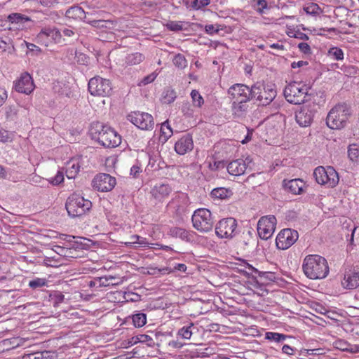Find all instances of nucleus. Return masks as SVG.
<instances>
[{
  "instance_id": "nucleus-47",
  "label": "nucleus",
  "mask_w": 359,
  "mask_h": 359,
  "mask_svg": "<svg viewBox=\"0 0 359 359\" xmlns=\"http://www.w3.org/2000/svg\"><path fill=\"white\" fill-rule=\"evenodd\" d=\"M210 3V0H193L191 6L194 9L199 10L207 6Z\"/></svg>"
},
{
  "instance_id": "nucleus-27",
  "label": "nucleus",
  "mask_w": 359,
  "mask_h": 359,
  "mask_svg": "<svg viewBox=\"0 0 359 359\" xmlns=\"http://www.w3.org/2000/svg\"><path fill=\"white\" fill-rule=\"evenodd\" d=\"M93 13H86L84 10L79 6H71L66 11L65 16L73 20H81L86 21L87 15H92Z\"/></svg>"
},
{
  "instance_id": "nucleus-57",
  "label": "nucleus",
  "mask_w": 359,
  "mask_h": 359,
  "mask_svg": "<svg viewBox=\"0 0 359 359\" xmlns=\"http://www.w3.org/2000/svg\"><path fill=\"white\" fill-rule=\"evenodd\" d=\"M140 172H142L141 167L139 165L135 164L131 167L130 175L136 178L139 176Z\"/></svg>"
},
{
  "instance_id": "nucleus-52",
  "label": "nucleus",
  "mask_w": 359,
  "mask_h": 359,
  "mask_svg": "<svg viewBox=\"0 0 359 359\" xmlns=\"http://www.w3.org/2000/svg\"><path fill=\"white\" fill-rule=\"evenodd\" d=\"M247 269H248V271H247L246 273H248V275L252 276V277H254L256 275L262 277L264 276H268L269 274V273L267 272H261L250 264H248Z\"/></svg>"
},
{
  "instance_id": "nucleus-24",
  "label": "nucleus",
  "mask_w": 359,
  "mask_h": 359,
  "mask_svg": "<svg viewBox=\"0 0 359 359\" xmlns=\"http://www.w3.org/2000/svg\"><path fill=\"white\" fill-rule=\"evenodd\" d=\"M305 186L304 182L301 179H292L290 180H283V187L287 191L293 194H301L304 191Z\"/></svg>"
},
{
  "instance_id": "nucleus-16",
  "label": "nucleus",
  "mask_w": 359,
  "mask_h": 359,
  "mask_svg": "<svg viewBox=\"0 0 359 359\" xmlns=\"http://www.w3.org/2000/svg\"><path fill=\"white\" fill-rule=\"evenodd\" d=\"M252 158L250 156L245 158H238L231 161L227 167V171L231 175L241 176L249 169L252 170Z\"/></svg>"
},
{
  "instance_id": "nucleus-42",
  "label": "nucleus",
  "mask_w": 359,
  "mask_h": 359,
  "mask_svg": "<svg viewBox=\"0 0 359 359\" xmlns=\"http://www.w3.org/2000/svg\"><path fill=\"white\" fill-rule=\"evenodd\" d=\"M191 97L192 99L193 104L195 107H201L204 103V100L199 92L196 90H192L191 92Z\"/></svg>"
},
{
  "instance_id": "nucleus-53",
  "label": "nucleus",
  "mask_w": 359,
  "mask_h": 359,
  "mask_svg": "<svg viewBox=\"0 0 359 359\" xmlns=\"http://www.w3.org/2000/svg\"><path fill=\"white\" fill-rule=\"evenodd\" d=\"M157 76V74L154 72L144 76L138 83V86H146L151 82H153Z\"/></svg>"
},
{
  "instance_id": "nucleus-31",
  "label": "nucleus",
  "mask_w": 359,
  "mask_h": 359,
  "mask_svg": "<svg viewBox=\"0 0 359 359\" xmlns=\"http://www.w3.org/2000/svg\"><path fill=\"white\" fill-rule=\"evenodd\" d=\"M80 165L76 161H69L66 166V175L69 179H74L78 174Z\"/></svg>"
},
{
  "instance_id": "nucleus-43",
  "label": "nucleus",
  "mask_w": 359,
  "mask_h": 359,
  "mask_svg": "<svg viewBox=\"0 0 359 359\" xmlns=\"http://www.w3.org/2000/svg\"><path fill=\"white\" fill-rule=\"evenodd\" d=\"M348 156L352 161H356L359 158V147L356 144L348 147Z\"/></svg>"
},
{
  "instance_id": "nucleus-45",
  "label": "nucleus",
  "mask_w": 359,
  "mask_h": 359,
  "mask_svg": "<svg viewBox=\"0 0 359 359\" xmlns=\"http://www.w3.org/2000/svg\"><path fill=\"white\" fill-rule=\"evenodd\" d=\"M29 287L32 289H36L46 286L47 285V280L46 278H36L29 282Z\"/></svg>"
},
{
  "instance_id": "nucleus-10",
  "label": "nucleus",
  "mask_w": 359,
  "mask_h": 359,
  "mask_svg": "<svg viewBox=\"0 0 359 359\" xmlns=\"http://www.w3.org/2000/svg\"><path fill=\"white\" fill-rule=\"evenodd\" d=\"M88 90L94 96H109L112 90L111 83L109 79L97 76L90 79Z\"/></svg>"
},
{
  "instance_id": "nucleus-12",
  "label": "nucleus",
  "mask_w": 359,
  "mask_h": 359,
  "mask_svg": "<svg viewBox=\"0 0 359 359\" xmlns=\"http://www.w3.org/2000/svg\"><path fill=\"white\" fill-rule=\"evenodd\" d=\"M228 94L231 100L249 102L252 100V87L242 83L232 85L228 89Z\"/></svg>"
},
{
  "instance_id": "nucleus-4",
  "label": "nucleus",
  "mask_w": 359,
  "mask_h": 359,
  "mask_svg": "<svg viewBox=\"0 0 359 359\" xmlns=\"http://www.w3.org/2000/svg\"><path fill=\"white\" fill-rule=\"evenodd\" d=\"M65 207L70 217H76L82 216L88 211L92 207V203L83 196L73 194L67 198Z\"/></svg>"
},
{
  "instance_id": "nucleus-6",
  "label": "nucleus",
  "mask_w": 359,
  "mask_h": 359,
  "mask_svg": "<svg viewBox=\"0 0 359 359\" xmlns=\"http://www.w3.org/2000/svg\"><path fill=\"white\" fill-rule=\"evenodd\" d=\"M193 226L201 233L210 231L214 226L211 212L206 208H199L194 212L191 217Z\"/></svg>"
},
{
  "instance_id": "nucleus-46",
  "label": "nucleus",
  "mask_w": 359,
  "mask_h": 359,
  "mask_svg": "<svg viewBox=\"0 0 359 359\" xmlns=\"http://www.w3.org/2000/svg\"><path fill=\"white\" fill-rule=\"evenodd\" d=\"M333 346L337 349L347 352L350 344L344 339H337L333 343Z\"/></svg>"
},
{
  "instance_id": "nucleus-28",
  "label": "nucleus",
  "mask_w": 359,
  "mask_h": 359,
  "mask_svg": "<svg viewBox=\"0 0 359 359\" xmlns=\"http://www.w3.org/2000/svg\"><path fill=\"white\" fill-rule=\"evenodd\" d=\"M137 343H146L147 346L150 347H153L155 344L153 339L150 336L147 334H139L130 339L127 342V345L130 346Z\"/></svg>"
},
{
  "instance_id": "nucleus-19",
  "label": "nucleus",
  "mask_w": 359,
  "mask_h": 359,
  "mask_svg": "<svg viewBox=\"0 0 359 359\" xmlns=\"http://www.w3.org/2000/svg\"><path fill=\"white\" fill-rule=\"evenodd\" d=\"M62 38L60 31L56 28L45 27L37 35V39L43 42L46 46L48 43L53 41L60 43Z\"/></svg>"
},
{
  "instance_id": "nucleus-34",
  "label": "nucleus",
  "mask_w": 359,
  "mask_h": 359,
  "mask_svg": "<svg viewBox=\"0 0 359 359\" xmlns=\"http://www.w3.org/2000/svg\"><path fill=\"white\" fill-rule=\"evenodd\" d=\"M287 338H290V336L278 332H267L265 334V339L277 343L283 342Z\"/></svg>"
},
{
  "instance_id": "nucleus-49",
  "label": "nucleus",
  "mask_w": 359,
  "mask_h": 359,
  "mask_svg": "<svg viewBox=\"0 0 359 359\" xmlns=\"http://www.w3.org/2000/svg\"><path fill=\"white\" fill-rule=\"evenodd\" d=\"M50 297L53 301L54 306H56L59 304L62 303L65 299V295L60 291H55Z\"/></svg>"
},
{
  "instance_id": "nucleus-62",
  "label": "nucleus",
  "mask_w": 359,
  "mask_h": 359,
  "mask_svg": "<svg viewBox=\"0 0 359 359\" xmlns=\"http://www.w3.org/2000/svg\"><path fill=\"white\" fill-rule=\"evenodd\" d=\"M205 32L209 34H213L219 32V29L216 28L214 25H208L205 27Z\"/></svg>"
},
{
  "instance_id": "nucleus-17",
  "label": "nucleus",
  "mask_w": 359,
  "mask_h": 359,
  "mask_svg": "<svg viewBox=\"0 0 359 359\" xmlns=\"http://www.w3.org/2000/svg\"><path fill=\"white\" fill-rule=\"evenodd\" d=\"M315 104L304 105L296 112L295 119L301 127H307L311 125L316 114Z\"/></svg>"
},
{
  "instance_id": "nucleus-15",
  "label": "nucleus",
  "mask_w": 359,
  "mask_h": 359,
  "mask_svg": "<svg viewBox=\"0 0 359 359\" xmlns=\"http://www.w3.org/2000/svg\"><path fill=\"white\" fill-rule=\"evenodd\" d=\"M116 184V178L106 173L97 175L92 181L93 187L98 191L102 192L111 191Z\"/></svg>"
},
{
  "instance_id": "nucleus-26",
  "label": "nucleus",
  "mask_w": 359,
  "mask_h": 359,
  "mask_svg": "<svg viewBox=\"0 0 359 359\" xmlns=\"http://www.w3.org/2000/svg\"><path fill=\"white\" fill-rule=\"evenodd\" d=\"M87 23L90 25L92 27L100 29H114L119 30L117 28L118 23L116 21L113 20H91L88 18L86 21Z\"/></svg>"
},
{
  "instance_id": "nucleus-56",
  "label": "nucleus",
  "mask_w": 359,
  "mask_h": 359,
  "mask_svg": "<svg viewBox=\"0 0 359 359\" xmlns=\"http://www.w3.org/2000/svg\"><path fill=\"white\" fill-rule=\"evenodd\" d=\"M11 140V136L6 130L0 127V142H6Z\"/></svg>"
},
{
  "instance_id": "nucleus-30",
  "label": "nucleus",
  "mask_w": 359,
  "mask_h": 359,
  "mask_svg": "<svg viewBox=\"0 0 359 359\" xmlns=\"http://www.w3.org/2000/svg\"><path fill=\"white\" fill-rule=\"evenodd\" d=\"M211 196L217 199H226L233 195L231 189L224 187L215 188L211 191Z\"/></svg>"
},
{
  "instance_id": "nucleus-38",
  "label": "nucleus",
  "mask_w": 359,
  "mask_h": 359,
  "mask_svg": "<svg viewBox=\"0 0 359 359\" xmlns=\"http://www.w3.org/2000/svg\"><path fill=\"white\" fill-rule=\"evenodd\" d=\"M172 62L176 67L181 69H184L187 66V60L185 57L180 53L175 55L172 59Z\"/></svg>"
},
{
  "instance_id": "nucleus-7",
  "label": "nucleus",
  "mask_w": 359,
  "mask_h": 359,
  "mask_svg": "<svg viewBox=\"0 0 359 359\" xmlns=\"http://www.w3.org/2000/svg\"><path fill=\"white\" fill-rule=\"evenodd\" d=\"M313 177L318 184L327 185V187H335L339 183V175L333 167H317L313 171Z\"/></svg>"
},
{
  "instance_id": "nucleus-40",
  "label": "nucleus",
  "mask_w": 359,
  "mask_h": 359,
  "mask_svg": "<svg viewBox=\"0 0 359 359\" xmlns=\"http://www.w3.org/2000/svg\"><path fill=\"white\" fill-rule=\"evenodd\" d=\"M133 322L136 327H141L144 326L147 323L146 314L143 313H139L133 315Z\"/></svg>"
},
{
  "instance_id": "nucleus-8",
  "label": "nucleus",
  "mask_w": 359,
  "mask_h": 359,
  "mask_svg": "<svg viewBox=\"0 0 359 359\" xmlns=\"http://www.w3.org/2000/svg\"><path fill=\"white\" fill-rule=\"evenodd\" d=\"M252 100L255 99L259 105H269L276 97V90L269 85L257 83L252 86Z\"/></svg>"
},
{
  "instance_id": "nucleus-25",
  "label": "nucleus",
  "mask_w": 359,
  "mask_h": 359,
  "mask_svg": "<svg viewBox=\"0 0 359 359\" xmlns=\"http://www.w3.org/2000/svg\"><path fill=\"white\" fill-rule=\"evenodd\" d=\"M248 102L231 100V110L234 118L245 117L248 111Z\"/></svg>"
},
{
  "instance_id": "nucleus-58",
  "label": "nucleus",
  "mask_w": 359,
  "mask_h": 359,
  "mask_svg": "<svg viewBox=\"0 0 359 359\" xmlns=\"http://www.w3.org/2000/svg\"><path fill=\"white\" fill-rule=\"evenodd\" d=\"M64 180V175L61 171H58L55 177L53 179L52 183L53 184H59Z\"/></svg>"
},
{
  "instance_id": "nucleus-44",
  "label": "nucleus",
  "mask_w": 359,
  "mask_h": 359,
  "mask_svg": "<svg viewBox=\"0 0 359 359\" xmlns=\"http://www.w3.org/2000/svg\"><path fill=\"white\" fill-rule=\"evenodd\" d=\"M193 324H191L189 326H184L179 330L177 334L182 339H189L192 335L191 327H193Z\"/></svg>"
},
{
  "instance_id": "nucleus-5",
  "label": "nucleus",
  "mask_w": 359,
  "mask_h": 359,
  "mask_svg": "<svg viewBox=\"0 0 359 359\" xmlns=\"http://www.w3.org/2000/svg\"><path fill=\"white\" fill-rule=\"evenodd\" d=\"M309 87L302 83L292 82L284 89V96L286 100L294 104H300L306 101Z\"/></svg>"
},
{
  "instance_id": "nucleus-51",
  "label": "nucleus",
  "mask_w": 359,
  "mask_h": 359,
  "mask_svg": "<svg viewBox=\"0 0 359 359\" xmlns=\"http://www.w3.org/2000/svg\"><path fill=\"white\" fill-rule=\"evenodd\" d=\"M253 1L255 2L256 4H253L252 6L259 13H262L264 9L267 8L266 0H253Z\"/></svg>"
},
{
  "instance_id": "nucleus-21",
  "label": "nucleus",
  "mask_w": 359,
  "mask_h": 359,
  "mask_svg": "<svg viewBox=\"0 0 359 359\" xmlns=\"http://www.w3.org/2000/svg\"><path fill=\"white\" fill-rule=\"evenodd\" d=\"M194 148L192 137L189 134L182 136L175 144V150L180 155H184Z\"/></svg>"
},
{
  "instance_id": "nucleus-29",
  "label": "nucleus",
  "mask_w": 359,
  "mask_h": 359,
  "mask_svg": "<svg viewBox=\"0 0 359 359\" xmlns=\"http://www.w3.org/2000/svg\"><path fill=\"white\" fill-rule=\"evenodd\" d=\"M61 240H63L69 243V248H78L81 247L82 242L81 240H84L83 238L81 237H76L71 235L67 234H60L59 237Z\"/></svg>"
},
{
  "instance_id": "nucleus-33",
  "label": "nucleus",
  "mask_w": 359,
  "mask_h": 359,
  "mask_svg": "<svg viewBox=\"0 0 359 359\" xmlns=\"http://www.w3.org/2000/svg\"><path fill=\"white\" fill-rule=\"evenodd\" d=\"M169 235L172 237L180 238L182 240H189V232L180 227H172L169 231Z\"/></svg>"
},
{
  "instance_id": "nucleus-3",
  "label": "nucleus",
  "mask_w": 359,
  "mask_h": 359,
  "mask_svg": "<svg viewBox=\"0 0 359 359\" xmlns=\"http://www.w3.org/2000/svg\"><path fill=\"white\" fill-rule=\"evenodd\" d=\"M351 115V109L346 103H339L333 107L326 117V124L333 130L344 128Z\"/></svg>"
},
{
  "instance_id": "nucleus-1",
  "label": "nucleus",
  "mask_w": 359,
  "mask_h": 359,
  "mask_svg": "<svg viewBox=\"0 0 359 359\" xmlns=\"http://www.w3.org/2000/svg\"><path fill=\"white\" fill-rule=\"evenodd\" d=\"M302 269L305 276L313 280L324 278L329 273L327 260L318 255H307L304 259Z\"/></svg>"
},
{
  "instance_id": "nucleus-54",
  "label": "nucleus",
  "mask_w": 359,
  "mask_h": 359,
  "mask_svg": "<svg viewBox=\"0 0 359 359\" xmlns=\"http://www.w3.org/2000/svg\"><path fill=\"white\" fill-rule=\"evenodd\" d=\"M182 112L184 115L187 116H192L194 114V109L191 104L189 102H184L182 106Z\"/></svg>"
},
{
  "instance_id": "nucleus-23",
  "label": "nucleus",
  "mask_w": 359,
  "mask_h": 359,
  "mask_svg": "<svg viewBox=\"0 0 359 359\" xmlns=\"http://www.w3.org/2000/svg\"><path fill=\"white\" fill-rule=\"evenodd\" d=\"M53 90L55 93L61 97H73V91L69 83L66 81H56L53 83Z\"/></svg>"
},
{
  "instance_id": "nucleus-2",
  "label": "nucleus",
  "mask_w": 359,
  "mask_h": 359,
  "mask_svg": "<svg viewBox=\"0 0 359 359\" xmlns=\"http://www.w3.org/2000/svg\"><path fill=\"white\" fill-rule=\"evenodd\" d=\"M93 138L104 147L113 148L121 144V136L111 127L102 123H94L90 129Z\"/></svg>"
},
{
  "instance_id": "nucleus-18",
  "label": "nucleus",
  "mask_w": 359,
  "mask_h": 359,
  "mask_svg": "<svg viewBox=\"0 0 359 359\" xmlns=\"http://www.w3.org/2000/svg\"><path fill=\"white\" fill-rule=\"evenodd\" d=\"M34 84L32 76L27 72L22 74L21 76L15 81V90L20 93L29 95L34 89Z\"/></svg>"
},
{
  "instance_id": "nucleus-11",
  "label": "nucleus",
  "mask_w": 359,
  "mask_h": 359,
  "mask_svg": "<svg viewBox=\"0 0 359 359\" xmlns=\"http://www.w3.org/2000/svg\"><path fill=\"white\" fill-rule=\"evenodd\" d=\"M276 218L273 215L262 217L257 223V232L263 240L272 236L276 229Z\"/></svg>"
},
{
  "instance_id": "nucleus-13",
  "label": "nucleus",
  "mask_w": 359,
  "mask_h": 359,
  "mask_svg": "<svg viewBox=\"0 0 359 359\" xmlns=\"http://www.w3.org/2000/svg\"><path fill=\"white\" fill-rule=\"evenodd\" d=\"M297 231L291 229H284L278 234L276 243L278 248L287 250L291 247L298 239Z\"/></svg>"
},
{
  "instance_id": "nucleus-32",
  "label": "nucleus",
  "mask_w": 359,
  "mask_h": 359,
  "mask_svg": "<svg viewBox=\"0 0 359 359\" xmlns=\"http://www.w3.org/2000/svg\"><path fill=\"white\" fill-rule=\"evenodd\" d=\"M144 60V56L140 53H134L127 55L125 58V63L127 65H136Z\"/></svg>"
},
{
  "instance_id": "nucleus-63",
  "label": "nucleus",
  "mask_w": 359,
  "mask_h": 359,
  "mask_svg": "<svg viewBox=\"0 0 359 359\" xmlns=\"http://www.w3.org/2000/svg\"><path fill=\"white\" fill-rule=\"evenodd\" d=\"M282 351L283 353H285L288 355H292L294 353V349L290 346L289 345H284L282 347Z\"/></svg>"
},
{
  "instance_id": "nucleus-14",
  "label": "nucleus",
  "mask_w": 359,
  "mask_h": 359,
  "mask_svg": "<svg viewBox=\"0 0 359 359\" xmlns=\"http://www.w3.org/2000/svg\"><path fill=\"white\" fill-rule=\"evenodd\" d=\"M128 119L142 130H151L154 126L153 116L146 112L134 111L128 115Z\"/></svg>"
},
{
  "instance_id": "nucleus-9",
  "label": "nucleus",
  "mask_w": 359,
  "mask_h": 359,
  "mask_svg": "<svg viewBox=\"0 0 359 359\" xmlns=\"http://www.w3.org/2000/svg\"><path fill=\"white\" fill-rule=\"evenodd\" d=\"M215 233L221 238H233L238 233L237 221L233 217L220 219L215 226Z\"/></svg>"
},
{
  "instance_id": "nucleus-50",
  "label": "nucleus",
  "mask_w": 359,
  "mask_h": 359,
  "mask_svg": "<svg viewBox=\"0 0 359 359\" xmlns=\"http://www.w3.org/2000/svg\"><path fill=\"white\" fill-rule=\"evenodd\" d=\"M166 27L171 31H180L183 29L182 22L170 21L166 24Z\"/></svg>"
},
{
  "instance_id": "nucleus-48",
  "label": "nucleus",
  "mask_w": 359,
  "mask_h": 359,
  "mask_svg": "<svg viewBox=\"0 0 359 359\" xmlns=\"http://www.w3.org/2000/svg\"><path fill=\"white\" fill-rule=\"evenodd\" d=\"M304 10L308 14L316 15L318 14L319 12L320 11V8L318 6V4L312 3L305 6L304 8Z\"/></svg>"
},
{
  "instance_id": "nucleus-37",
  "label": "nucleus",
  "mask_w": 359,
  "mask_h": 359,
  "mask_svg": "<svg viewBox=\"0 0 359 359\" xmlns=\"http://www.w3.org/2000/svg\"><path fill=\"white\" fill-rule=\"evenodd\" d=\"M161 138L165 142L172 135V130L168 121L163 122L161 126Z\"/></svg>"
},
{
  "instance_id": "nucleus-60",
  "label": "nucleus",
  "mask_w": 359,
  "mask_h": 359,
  "mask_svg": "<svg viewBox=\"0 0 359 359\" xmlns=\"http://www.w3.org/2000/svg\"><path fill=\"white\" fill-rule=\"evenodd\" d=\"M8 95L4 88H0V107L2 106L7 100Z\"/></svg>"
},
{
  "instance_id": "nucleus-61",
  "label": "nucleus",
  "mask_w": 359,
  "mask_h": 359,
  "mask_svg": "<svg viewBox=\"0 0 359 359\" xmlns=\"http://www.w3.org/2000/svg\"><path fill=\"white\" fill-rule=\"evenodd\" d=\"M299 48L302 52L304 53H310L311 48L309 45L307 43L302 42L299 43L298 45Z\"/></svg>"
},
{
  "instance_id": "nucleus-36",
  "label": "nucleus",
  "mask_w": 359,
  "mask_h": 359,
  "mask_svg": "<svg viewBox=\"0 0 359 359\" xmlns=\"http://www.w3.org/2000/svg\"><path fill=\"white\" fill-rule=\"evenodd\" d=\"M177 97L176 92L170 88L165 89L163 93V98L165 103L170 104L173 102Z\"/></svg>"
},
{
  "instance_id": "nucleus-64",
  "label": "nucleus",
  "mask_w": 359,
  "mask_h": 359,
  "mask_svg": "<svg viewBox=\"0 0 359 359\" xmlns=\"http://www.w3.org/2000/svg\"><path fill=\"white\" fill-rule=\"evenodd\" d=\"M172 270H173V271H179L182 272H185L187 270V266L184 264H177L174 266Z\"/></svg>"
},
{
  "instance_id": "nucleus-55",
  "label": "nucleus",
  "mask_w": 359,
  "mask_h": 359,
  "mask_svg": "<svg viewBox=\"0 0 359 359\" xmlns=\"http://www.w3.org/2000/svg\"><path fill=\"white\" fill-rule=\"evenodd\" d=\"M132 243H137L141 246H147L149 245V243L147 241L145 238L141 237L137 235L133 236L131 237Z\"/></svg>"
},
{
  "instance_id": "nucleus-59",
  "label": "nucleus",
  "mask_w": 359,
  "mask_h": 359,
  "mask_svg": "<svg viewBox=\"0 0 359 359\" xmlns=\"http://www.w3.org/2000/svg\"><path fill=\"white\" fill-rule=\"evenodd\" d=\"M184 344L179 340H172L168 343V346L173 349H179L183 347Z\"/></svg>"
},
{
  "instance_id": "nucleus-39",
  "label": "nucleus",
  "mask_w": 359,
  "mask_h": 359,
  "mask_svg": "<svg viewBox=\"0 0 359 359\" xmlns=\"http://www.w3.org/2000/svg\"><path fill=\"white\" fill-rule=\"evenodd\" d=\"M328 56L335 60H344V52L338 47H332L328 50Z\"/></svg>"
},
{
  "instance_id": "nucleus-20",
  "label": "nucleus",
  "mask_w": 359,
  "mask_h": 359,
  "mask_svg": "<svg viewBox=\"0 0 359 359\" xmlns=\"http://www.w3.org/2000/svg\"><path fill=\"white\" fill-rule=\"evenodd\" d=\"M172 191V188L168 184L158 183L150 191L151 197L157 202H163Z\"/></svg>"
},
{
  "instance_id": "nucleus-41",
  "label": "nucleus",
  "mask_w": 359,
  "mask_h": 359,
  "mask_svg": "<svg viewBox=\"0 0 359 359\" xmlns=\"http://www.w3.org/2000/svg\"><path fill=\"white\" fill-rule=\"evenodd\" d=\"M49 353L50 352L45 351L42 352H35L29 354H25L22 356V359H47Z\"/></svg>"
},
{
  "instance_id": "nucleus-22",
  "label": "nucleus",
  "mask_w": 359,
  "mask_h": 359,
  "mask_svg": "<svg viewBox=\"0 0 359 359\" xmlns=\"http://www.w3.org/2000/svg\"><path fill=\"white\" fill-rule=\"evenodd\" d=\"M341 285L348 290L358 287L359 286V272L351 270L346 272Z\"/></svg>"
},
{
  "instance_id": "nucleus-35",
  "label": "nucleus",
  "mask_w": 359,
  "mask_h": 359,
  "mask_svg": "<svg viewBox=\"0 0 359 359\" xmlns=\"http://www.w3.org/2000/svg\"><path fill=\"white\" fill-rule=\"evenodd\" d=\"M8 20L10 22L15 24L24 23L30 20L28 17L17 13L10 14L8 16Z\"/></svg>"
}]
</instances>
